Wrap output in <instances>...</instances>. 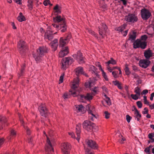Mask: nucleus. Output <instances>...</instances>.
Listing matches in <instances>:
<instances>
[{
    "label": "nucleus",
    "mask_w": 154,
    "mask_h": 154,
    "mask_svg": "<svg viewBox=\"0 0 154 154\" xmlns=\"http://www.w3.org/2000/svg\"><path fill=\"white\" fill-rule=\"evenodd\" d=\"M83 68L81 66L78 67L74 69V72L77 77L74 79L71 86V88L74 90L79 86V79L78 76L79 75H81L83 72Z\"/></svg>",
    "instance_id": "nucleus-1"
},
{
    "label": "nucleus",
    "mask_w": 154,
    "mask_h": 154,
    "mask_svg": "<svg viewBox=\"0 0 154 154\" xmlns=\"http://www.w3.org/2000/svg\"><path fill=\"white\" fill-rule=\"evenodd\" d=\"M83 128L88 131H91L94 130H96L97 128L96 125L91 122L89 120H86L82 124Z\"/></svg>",
    "instance_id": "nucleus-2"
},
{
    "label": "nucleus",
    "mask_w": 154,
    "mask_h": 154,
    "mask_svg": "<svg viewBox=\"0 0 154 154\" xmlns=\"http://www.w3.org/2000/svg\"><path fill=\"white\" fill-rule=\"evenodd\" d=\"M125 20L129 23H134L138 20V18L137 15L134 13H129L125 16Z\"/></svg>",
    "instance_id": "nucleus-3"
},
{
    "label": "nucleus",
    "mask_w": 154,
    "mask_h": 154,
    "mask_svg": "<svg viewBox=\"0 0 154 154\" xmlns=\"http://www.w3.org/2000/svg\"><path fill=\"white\" fill-rule=\"evenodd\" d=\"M74 61L73 58L70 57H65L61 61V69L65 70L68 68L69 65H71Z\"/></svg>",
    "instance_id": "nucleus-4"
},
{
    "label": "nucleus",
    "mask_w": 154,
    "mask_h": 154,
    "mask_svg": "<svg viewBox=\"0 0 154 154\" xmlns=\"http://www.w3.org/2000/svg\"><path fill=\"white\" fill-rule=\"evenodd\" d=\"M48 30L45 32L44 35V39L45 40H48L51 41L54 38V34L57 33V32L53 33L52 28L50 26H48Z\"/></svg>",
    "instance_id": "nucleus-5"
},
{
    "label": "nucleus",
    "mask_w": 154,
    "mask_h": 154,
    "mask_svg": "<svg viewBox=\"0 0 154 154\" xmlns=\"http://www.w3.org/2000/svg\"><path fill=\"white\" fill-rule=\"evenodd\" d=\"M88 112L89 120L93 121L95 119H97V116L96 115L95 108L94 106L89 107Z\"/></svg>",
    "instance_id": "nucleus-6"
},
{
    "label": "nucleus",
    "mask_w": 154,
    "mask_h": 154,
    "mask_svg": "<svg viewBox=\"0 0 154 154\" xmlns=\"http://www.w3.org/2000/svg\"><path fill=\"white\" fill-rule=\"evenodd\" d=\"M61 149L63 154H70L71 146L68 143H63L61 145Z\"/></svg>",
    "instance_id": "nucleus-7"
},
{
    "label": "nucleus",
    "mask_w": 154,
    "mask_h": 154,
    "mask_svg": "<svg viewBox=\"0 0 154 154\" xmlns=\"http://www.w3.org/2000/svg\"><path fill=\"white\" fill-rule=\"evenodd\" d=\"M17 47L20 53L22 55H24L27 49L25 42L23 41H20L18 43Z\"/></svg>",
    "instance_id": "nucleus-8"
},
{
    "label": "nucleus",
    "mask_w": 154,
    "mask_h": 154,
    "mask_svg": "<svg viewBox=\"0 0 154 154\" xmlns=\"http://www.w3.org/2000/svg\"><path fill=\"white\" fill-rule=\"evenodd\" d=\"M41 116L46 118L48 115L49 112L45 104H41L38 108Z\"/></svg>",
    "instance_id": "nucleus-9"
},
{
    "label": "nucleus",
    "mask_w": 154,
    "mask_h": 154,
    "mask_svg": "<svg viewBox=\"0 0 154 154\" xmlns=\"http://www.w3.org/2000/svg\"><path fill=\"white\" fill-rule=\"evenodd\" d=\"M141 15L142 18L143 20H148L151 16V13L149 10L145 8L141 10Z\"/></svg>",
    "instance_id": "nucleus-10"
},
{
    "label": "nucleus",
    "mask_w": 154,
    "mask_h": 154,
    "mask_svg": "<svg viewBox=\"0 0 154 154\" xmlns=\"http://www.w3.org/2000/svg\"><path fill=\"white\" fill-rule=\"evenodd\" d=\"M72 56L79 63L84 62V57L82 53L80 51H78L76 54H73Z\"/></svg>",
    "instance_id": "nucleus-11"
},
{
    "label": "nucleus",
    "mask_w": 154,
    "mask_h": 154,
    "mask_svg": "<svg viewBox=\"0 0 154 154\" xmlns=\"http://www.w3.org/2000/svg\"><path fill=\"white\" fill-rule=\"evenodd\" d=\"M87 144L91 148L95 149H98V146L95 141L92 140H86L85 141Z\"/></svg>",
    "instance_id": "nucleus-12"
},
{
    "label": "nucleus",
    "mask_w": 154,
    "mask_h": 154,
    "mask_svg": "<svg viewBox=\"0 0 154 154\" xmlns=\"http://www.w3.org/2000/svg\"><path fill=\"white\" fill-rule=\"evenodd\" d=\"M48 51V48L46 46H41L37 49V53L40 56H43L45 54L47 53Z\"/></svg>",
    "instance_id": "nucleus-13"
},
{
    "label": "nucleus",
    "mask_w": 154,
    "mask_h": 154,
    "mask_svg": "<svg viewBox=\"0 0 154 154\" xmlns=\"http://www.w3.org/2000/svg\"><path fill=\"white\" fill-rule=\"evenodd\" d=\"M150 63V61L149 60L146 59L140 60L139 61V64L140 67L145 69L149 65Z\"/></svg>",
    "instance_id": "nucleus-14"
},
{
    "label": "nucleus",
    "mask_w": 154,
    "mask_h": 154,
    "mask_svg": "<svg viewBox=\"0 0 154 154\" xmlns=\"http://www.w3.org/2000/svg\"><path fill=\"white\" fill-rule=\"evenodd\" d=\"M69 53V50L67 46L61 48L60 51L59 52V57H63L67 55Z\"/></svg>",
    "instance_id": "nucleus-15"
},
{
    "label": "nucleus",
    "mask_w": 154,
    "mask_h": 154,
    "mask_svg": "<svg viewBox=\"0 0 154 154\" xmlns=\"http://www.w3.org/2000/svg\"><path fill=\"white\" fill-rule=\"evenodd\" d=\"M98 79L96 77L91 78L87 82L85 83V86L87 88H90L94 85L95 82Z\"/></svg>",
    "instance_id": "nucleus-16"
},
{
    "label": "nucleus",
    "mask_w": 154,
    "mask_h": 154,
    "mask_svg": "<svg viewBox=\"0 0 154 154\" xmlns=\"http://www.w3.org/2000/svg\"><path fill=\"white\" fill-rule=\"evenodd\" d=\"M99 33L100 35L102 36L103 37V34L104 33H105L107 27L105 24L102 23L98 27Z\"/></svg>",
    "instance_id": "nucleus-17"
},
{
    "label": "nucleus",
    "mask_w": 154,
    "mask_h": 154,
    "mask_svg": "<svg viewBox=\"0 0 154 154\" xmlns=\"http://www.w3.org/2000/svg\"><path fill=\"white\" fill-rule=\"evenodd\" d=\"M97 70V69L93 66H90L89 69V71L91 74L96 76L97 78H99L100 76Z\"/></svg>",
    "instance_id": "nucleus-18"
},
{
    "label": "nucleus",
    "mask_w": 154,
    "mask_h": 154,
    "mask_svg": "<svg viewBox=\"0 0 154 154\" xmlns=\"http://www.w3.org/2000/svg\"><path fill=\"white\" fill-rule=\"evenodd\" d=\"M7 122V119L4 116H0V130L3 129L5 125H8L6 123Z\"/></svg>",
    "instance_id": "nucleus-19"
},
{
    "label": "nucleus",
    "mask_w": 154,
    "mask_h": 154,
    "mask_svg": "<svg viewBox=\"0 0 154 154\" xmlns=\"http://www.w3.org/2000/svg\"><path fill=\"white\" fill-rule=\"evenodd\" d=\"M50 44L52 50L54 51H55L57 50L58 45V39L56 38L54 39L51 42Z\"/></svg>",
    "instance_id": "nucleus-20"
},
{
    "label": "nucleus",
    "mask_w": 154,
    "mask_h": 154,
    "mask_svg": "<svg viewBox=\"0 0 154 154\" xmlns=\"http://www.w3.org/2000/svg\"><path fill=\"white\" fill-rule=\"evenodd\" d=\"M53 20L54 21L57 23L62 22L63 23H66L65 19L63 17H62L60 15H58L55 17H53Z\"/></svg>",
    "instance_id": "nucleus-21"
},
{
    "label": "nucleus",
    "mask_w": 154,
    "mask_h": 154,
    "mask_svg": "<svg viewBox=\"0 0 154 154\" xmlns=\"http://www.w3.org/2000/svg\"><path fill=\"white\" fill-rule=\"evenodd\" d=\"M47 138V142L48 144V146H47L45 149L46 151H52L53 152L54 151V149L52 147V145L50 142L49 138L48 137V135H46Z\"/></svg>",
    "instance_id": "nucleus-22"
},
{
    "label": "nucleus",
    "mask_w": 154,
    "mask_h": 154,
    "mask_svg": "<svg viewBox=\"0 0 154 154\" xmlns=\"http://www.w3.org/2000/svg\"><path fill=\"white\" fill-rule=\"evenodd\" d=\"M75 110L77 112L84 113L85 111L84 109V107L82 105H76L75 106Z\"/></svg>",
    "instance_id": "nucleus-23"
},
{
    "label": "nucleus",
    "mask_w": 154,
    "mask_h": 154,
    "mask_svg": "<svg viewBox=\"0 0 154 154\" xmlns=\"http://www.w3.org/2000/svg\"><path fill=\"white\" fill-rule=\"evenodd\" d=\"M136 32L134 31H132L129 33L128 35L129 37L128 40H130L132 42L134 41L136 38Z\"/></svg>",
    "instance_id": "nucleus-24"
},
{
    "label": "nucleus",
    "mask_w": 154,
    "mask_h": 154,
    "mask_svg": "<svg viewBox=\"0 0 154 154\" xmlns=\"http://www.w3.org/2000/svg\"><path fill=\"white\" fill-rule=\"evenodd\" d=\"M80 96L82 99H84L85 100L89 101L92 100L93 97L91 94L89 93H87L86 95H81Z\"/></svg>",
    "instance_id": "nucleus-25"
},
{
    "label": "nucleus",
    "mask_w": 154,
    "mask_h": 154,
    "mask_svg": "<svg viewBox=\"0 0 154 154\" xmlns=\"http://www.w3.org/2000/svg\"><path fill=\"white\" fill-rule=\"evenodd\" d=\"M68 42L65 38L61 37L59 41V47L60 48L64 47L65 45Z\"/></svg>",
    "instance_id": "nucleus-26"
},
{
    "label": "nucleus",
    "mask_w": 154,
    "mask_h": 154,
    "mask_svg": "<svg viewBox=\"0 0 154 154\" xmlns=\"http://www.w3.org/2000/svg\"><path fill=\"white\" fill-rule=\"evenodd\" d=\"M152 56V51L149 49L145 51L144 52V56L146 59H149Z\"/></svg>",
    "instance_id": "nucleus-27"
},
{
    "label": "nucleus",
    "mask_w": 154,
    "mask_h": 154,
    "mask_svg": "<svg viewBox=\"0 0 154 154\" xmlns=\"http://www.w3.org/2000/svg\"><path fill=\"white\" fill-rule=\"evenodd\" d=\"M33 57L37 63L40 62L42 60V56H40L38 53L33 54H32Z\"/></svg>",
    "instance_id": "nucleus-28"
},
{
    "label": "nucleus",
    "mask_w": 154,
    "mask_h": 154,
    "mask_svg": "<svg viewBox=\"0 0 154 154\" xmlns=\"http://www.w3.org/2000/svg\"><path fill=\"white\" fill-rule=\"evenodd\" d=\"M141 40L137 39L134 42L133 45V48L135 49L139 48L140 44L141 42Z\"/></svg>",
    "instance_id": "nucleus-29"
},
{
    "label": "nucleus",
    "mask_w": 154,
    "mask_h": 154,
    "mask_svg": "<svg viewBox=\"0 0 154 154\" xmlns=\"http://www.w3.org/2000/svg\"><path fill=\"white\" fill-rule=\"evenodd\" d=\"M61 7L59 6L58 4H57L55 6L53 9L55 11V13H56L57 14H60L61 12Z\"/></svg>",
    "instance_id": "nucleus-30"
},
{
    "label": "nucleus",
    "mask_w": 154,
    "mask_h": 154,
    "mask_svg": "<svg viewBox=\"0 0 154 154\" xmlns=\"http://www.w3.org/2000/svg\"><path fill=\"white\" fill-rule=\"evenodd\" d=\"M67 26L66 25V23H62L60 24V27L58 28L59 29L61 30V31L63 32H64L66 30Z\"/></svg>",
    "instance_id": "nucleus-31"
},
{
    "label": "nucleus",
    "mask_w": 154,
    "mask_h": 154,
    "mask_svg": "<svg viewBox=\"0 0 154 154\" xmlns=\"http://www.w3.org/2000/svg\"><path fill=\"white\" fill-rule=\"evenodd\" d=\"M17 20L20 22L24 21L26 20L25 17L23 15L21 12H20L19 16L17 17Z\"/></svg>",
    "instance_id": "nucleus-32"
},
{
    "label": "nucleus",
    "mask_w": 154,
    "mask_h": 154,
    "mask_svg": "<svg viewBox=\"0 0 154 154\" xmlns=\"http://www.w3.org/2000/svg\"><path fill=\"white\" fill-rule=\"evenodd\" d=\"M126 25L124 24L120 26L115 28V30L117 31L118 32H122L125 29Z\"/></svg>",
    "instance_id": "nucleus-33"
},
{
    "label": "nucleus",
    "mask_w": 154,
    "mask_h": 154,
    "mask_svg": "<svg viewBox=\"0 0 154 154\" xmlns=\"http://www.w3.org/2000/svg\"><path fill=\"white\" fill-rule=\"evenodd\" d=\"M134 117L135 119H137V121H140V118L141 117V115L139 111L134 112Z\"/></svg>",
    "instance_id": "nucleus-34"
},
{
    "label": "nucleus",
    "mask_w": 154,
    "mask_h": 154,
    "mask_svg": "<svg viewBox=\"0 0 154 154\" xmlns=\"http://www.w3.org/2000/svg\"><path fill=\"white\" fill-rule=\"evenodd\" d=\"M147 46V43L145 41L142 42L141 41L140 44L139 48L142 49H144L146 48Z\"/></svg>",
    "instance_id": "nucleus-35"
},
{
    "label": "nucleus",
    "mask_w": 154,
    "mask_h": 154,
    "mask_svg": "<svg viewBox=\"0 0 154 154\" xmlns=\"http://www.w3.org/2000/svg\"><path fill=\"white\" fill-rule=\"evenodd\" d=\"M81 125L80 124L77 125L76 127V132L77 135L80 134Z\"/></svg>",
    "instance_id": "nucleus-36"
},
{
    "label": "nucleus",
    "mask_w": 154,
    "mask_h": 154,
    "mask_svg": "<svg viewBox=\"0 0 154 154\" xmlns=\"http://www.w3.org/2000/svg\"><path fill=\"white\" fill-rule=\"evenodd\" d=\"M105 63L109 65V64H110L112 65H115L116 64V62L112 58H111L110 60L108 61V62H106Z\"/></svg>",
    "instance_id": "nucleus-37"
},
{
    "label": "nucleus",
    "mask_w": 154,
    "mask_h": 154,
    "mask_svg": "<svg viewBox=\"0 0 154 154\" xmlns=\"http://www.w3.org/2000/svg\"><path fill=\"white\" fill-rule=\"evenodd\" d=\"M141 90L140 88L137 87H136L134 89V92L137 94L139 96H140L141 94Z\"/></svg>",
    "instance_id": "nucleus-38"
},
{
    "label": "nucleus",
    "mask_w": 154,
    "mask_h": 154,
    "mask_svg": "<svg viewBox=\"0 0 154 154\" xmlns=\"http://www.w3.org/2000/svg\"><path fill=\"white\" fill-rule=\"evenodd\" d=\"M27 6L29 10H32V0H28Z\"/></svg>",
    "instance_id": "nucleus-39"
},
{
    "label": "nucleus",
    "mask_w": 154,
    "mask_h": 154,
    "mask_svg": "<svg viewBox=\"0 0 154 154\" xmlns=\"http://www.w3.org/2000/svg\"><path fill=\"white\" fill-rule=\"evenodd\" d=\"M126 75H129L131 73V72L130 71L129 68L128 67V65L126 64L125 65V68L124 69Z\"/></svg>",
    "instance_id": "nucleus-40"
},
{
    "label": "nucleus",
    "mask_w": 154,
    "mask_h": 154,
    "mask_svg": "<svg viewBox=\"0 0 154 154\" xmlns=\"http://www.w3.org/2000/svg\"><path fill=\"white\" fill-rule=\"evenodd\" d=\"M25 65L23 64V66H21V69L20 70V73H19V76H21L23 75V74L24 73V71L25 70Z\"/></svg>",
    "instance_id": "nucleus-41"
},
{
    "label": "nucleus",
    "mask_w": 154,
    "mask_h": 154,
    "mask_svg": "<svg viewBox=\"0 0 154 154\" xmlns=\"http://www.w3.org/2000/svg\"><path fill=\"white\" fill-rule=\"evenodd\" d=\"M126 139L123 136V135H121L120 138L119 140V142L121 144L124 143V141Z\"/></svg>",
    "instance_id": "nucleus-42"
},
{
    "label": "nucleus",
    "mask_w": 154,
    "mask_h": 154,
    "mask_svg": "<svg viewBox=\"0 0 154 154\" xmlns=\"http://www.w3.org/2000/svg\"><path fill=\"white\" fill-rule=\"evenodd\" d=\"M101 71L102 72V75L103 77L105 79L106 81H108L109 80V79L107 78V76L106 75V73L104 72L103 70H102Z\"/></svg>",
    "instance_id": "nucleus-43"
},
{
    "label": "nucleus",
    "mask_w": 154,
    "mask_h": 154,
    "mask_svg": "<svg viewBox=\"0 0 154 154\" xmlns=\"http://www.w3.org/2000/svg\"><path fill=\"white\" fill-rule=\"evenodd\" d=\"M131 97L133 99L135 100H137L139 98H140L139 97V96L137 94H131Z\"/></svg>",
    "instance_id": "nucleus-44"
},
{
    "label": "nucleus",
    "mask_w": 154,
    "mask_h": 154,
    "mask_svg": "<svg viewBox=\"0 0 154 154\" xmlns=\"http://www.w3.org/2000/svg\"><path fill=\"white\" fill-rule=\"evenodd\" d=\"M64 76V74L63 73L60 76L59 80V84L63 82Z\"/></svg>",
    "instance_id": "nucleus-45"
},
{
    "label": "nucleus",
    "mask_w": 154,
    "mask_h": 154,
    "mask_svg": "<svg viewBox=\"0 0 154 154\" xmlns=\"http://www.w3.org/2000/svg\"><path fill=\"white\" fill-rule=\"evenodd\" d=\"M71 137L76 140L79 142L80 139V135H71Z\"/></svg>",
    "instance_id": "nucleus-46"
},
{
    "label": "nucleus",
    "mask_w": 154,
    "mask_h": 154,
    "mask_svg": "<svg viewBox=\"0 0 154 154\" xmlns=\"http://www.w3.org/2000/svg\"><path fill=\"white\" fill-rule=\"evenodd\" d=\"M88 32L92 35H94L95 37H97L96 34L93 31L90 29H88Z\"/></svg>",
    "instance_id": "nucleus-47"
},
{
    "label": "nucleus",
    "mask_w": 154,
    "mask_h": 154,
    "mask_svg": "<svg viewBox=\"0 0 154 154\" xmlns=\"http://www.w3.org/2000/svg\"><path fill=\"white\" fill-rule=\"evenodd\" d=\"M148 38L147 36L146 35H143L141 36V40L142 41H144L145 42Z\"/></svg>",
    "instance_id": "nucleus-48"
},
{
    "label": "nucleus",
    "mask_w": 154,
    "mask_h": 154,
    "mask_svg": "<svg viewBox=\"0 0 154 154\" xmlns=\"http://www.w3.org/2000/svg\"><path fill=\"white\" fill-rule=\"evenodd\" d=\"M18 116H19V120L20 122L21 123V124L22 125H23L24 121L23 120V119L22 117L21 116V114L19 113H18Z\"/></svg>",
    "instance_id": "nucleus-49"
},
{
    "label": "nucleus",
    "mask_w": 154,
    "mask_h": 154,
    "mask_svg": "<svg viewBox=\"0 0 154 154\" xmlns=\"http://www.w3.org/2000/svg\"><path fill=\"white\" fill-rule=\"evenodd\" d=\"M102 89L103 90V93H107L108 90L107 88L105 86H104L102 87Z\"/></svg>",
    "instance_id": "nucleus-50"
},
{
    "label": "nucleus",
    "mask_w": 154,
    "mask_h": 154,
    "mask_svg": "<svg viewBox=\"0 0 154 154\" xmlns=\"http://www.w3.org/2000/svg\"><path fill=\"white\" fill-rule=\"evenodd\" d=\"M106 102L108 105H111V100L109 97H107V98L106 99Z\"/></svg>",
    "instance_id": "nucleus-51"
},
{
    "label": "nucleus",
    "mask_w": 154,
    "mask_h": 154,
    "mask_svg": "<svg viewBox=\"0 0 154 154\" xmlns=\"http://www.w3.org/2000/svg\"><path fill=\"white\" fill-rule=\"evenodd\" d=\"M144 103L146 104L149 105V102L147 100L146 97V96H143Z\"/></svg>",
    "instance_id": "nucleus-52"
},
{
    "label": "nucleus",
    "mask_w": 154,
    "mask_h": 154,
    "mask_svg": "<svg viewBox=\"0 0 154 154\" xmlns=\"http://www.w3.org/2000/svg\"><path fill=\"white\" fill-rule=\"evenodd\" d=\"M104 114L105 115V118L106 119H108L109 118L110 114L107 111H105Z\"/></svg>",
    "instance_id": "nucleus-53"
},
{
    "label": "nucleus",
    "mask_w": 154,
    "mask_h": 154,
    "mask_svg": "<svg viewBox=\"0 0 154 154\" xmlns=\"http://www.w3.org/2000/svg\"><path fill=\"white\" fill-rule=\"evenodd\" d=\"M132 119V118L131 116H129L128 115H127L126 116V119L127 122L129 123L130 122L131 120Z\"/></svg>",
    "instance_id": "nucleus-54"
},
{
    "label": "nucleus",
    "mask_w": 154,
    "mask_h": 154,
    "mask_svg": "<svg viewBox=\"0 0 154 154\" xmlns=\"http://www.w3.org/2000/svg\"><path fill=\"white\" fill-rule=\"evenodd\" d=\"M96 66H98L99 67V69L101 71L102 70H103L102 68V66L100 64V63L99 62H96Z\"/></svg>",
    "instance_id": "nucleus-55"
},
{
    "label": "nucleus",
    "mask_w": 154,
    "mask_h": 154,
    "mask_svg": "<svg viewBox=\"0 0 154 154\" xmlns=\"http://www.w3.org/2000/svg\"><path fill=\"white\" fill-rule=\"evenodd\" d=\"M137 104L139 108H140L142 106V104L140 101H138L137 102Z\"/></svg>",
    "instance_id": "nucleus-56"
},
{
    "label": "nucleus",
    "mask_w": 154,
    "mask_h": 154,
    "mask_svg": "<svg viewBox=\"0 0 154 154\" xmlns=\"http://www.w3.org/2000/svg\"><path fill=\"white\" fill-rule=\"evenodd\" d=\"M69 92L71 93L70 94L72 95L73 97H76L77 96V95L75 91H74L73 92L71 90H69Z\"/></svg>",
    "instance_id": "nucleus-57"
},
{
    "label": "nucleus",
    "mask_w": 154,
    "mask_h": 154,
    "mask_svg": "<svg viewBox=\"0 0 154 154\" xmlns=\"http://www.w3.org/2000/svg\"><path fill=\"white\" fill-rule=\"evenodd\" d=\"M118 73V71H113L112 72V74L113 77L115 78H116L117 77V74Z\"/></svg>",
    "instance_id": "nucleus-58"
},
{
    "label": "nucleus",
    "mask_w": 154,
    "mask_h": 154,
    "mask_svg": "<svg viewBox=\"0 0 154 154\" xmlns=\"http://www.w3.org/2000/svg\"><path fill=\"white\" fill-rule=\"evenodd\" d=\"M5 141V139L4 138H0V148L2 145L3 143Z\"/></svg>",
    "instance_id": "nucleus-59"
},
{
    "label": "nucleus",
    "mask_w": 154,
    "mask_h": 154,
    "mask_svg": "<svg viewBox=\"0 0 154 154\" xmlns=\"http://www.w3.org/2000/svg\"><path fill=\"white\" fill-rule=\"evenodd\" d=\"M71 34H68L67 35L66 37L65 38L66 39L68 42L69 41V39L71 38Z\"/></svg>",
    "instance_id": "nucleus-60"
},
{
    "label": "nucleus",
    "mask_w": 154,
    "mask_h": 154,
    "mask_svg": "<svg viewBox=\"0 0 154 154\" xmlns=\"http://www.w3.org/2000/svg\"><path fill=\"white\" fill-rule=\"evenodd\" d=\"M85 154H94L90 152L89 149H85Z\"/></svg>",
    "instance_id": "nucleus-61"
},
{
    "label": "nucleus",
    "mask_w": 154,
    "mask_h": 154,
    "mask_svg": "<svg viewBox=\"0 0 154 154\" xmlns=\"http://www.w3.org/2000/svg\"><path fill=\"white\" fill-rule=\"evenodd\" d=\"M148 93V90L146 89L144 90L141 92V94L142 95L146 94Z\"/></svg>",
    "instance_id": "nucleus-62"
},
{
    "label": "nucleus",
    "mask_w": 154,
    "mask_h": 154,
    "mask_svg": "<svg viewBox=\"0 0 154 154\" xmlns=\"http://www.w3.org/2000/svg\"><path fill=\"white\" fill-rule=\"evenodd\" d=\"M128 32V29H127L124 32H122V34L123 36H126Z\"/></svg>",
    "instance_id": "nucleus-63"
},
{
    "label": "nucleus",
    "mask_w": 154,
    "mask_h": 154,
    "mask_svg": "<svg viewBox=\"0 0 154 154\" xmlns=\"http://www.w3.org/2000/svg\"><path fill=\"white\" fill-rule=\"evenodd\" d=\"M11 135H16L17 134L16 131L13 129H12L10 131Z\"/></svg>",
    "instance_id": "nucleus-64"
}]
</instances>
